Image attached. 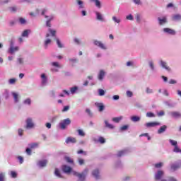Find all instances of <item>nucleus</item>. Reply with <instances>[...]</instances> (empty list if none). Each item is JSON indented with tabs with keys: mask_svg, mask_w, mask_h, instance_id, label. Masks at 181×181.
I'll return each instance as SVG.
<instances>
[{
	"mask_svg": "<svg viewBox=\"0 0 181 181\" xmlns=\"http://www.w3.org/2000/svg\"><path fill=\"white\" fill-rule=\"evenodd\" d=\"M87 173H88V169L86 168L83 173H79L76 171H73L74 176H77L78 177V181H84L86 180V176H87Z\"/></svg>",
	"mask_w": 181,
	"mask_h": 181,
	"instance_id": "1",
	"label": "nucleus"
},
{
	"mask_svg": "<svg viewBox=\"0 0 181 181\" xmlns=\"http://www.w3.org/2000/svg\"><path fill=\"white\" fill-rule=\"evenodd\" d=\"M71 124V120L67 118L64 119L62 122L59 123V127L61 129H66L67 125H70Z\"/></svg>",
	"mask_w": 181,
	"mask_h": 181,
	"instance_id": "2",
	"label": "nucleus"
},
{
	"mask_svg": "<svg viewBox=\"0 0 181 181\" xmlns=\"http://www.w3.org/2000/svg\"><path fill=\"white\" fill-rule=\"evenodd\" d=\"M94 45L95 46H98V47L103 49V50H107V47H105V45L103 42H101V41L95 40Z\"/></svg>",
	"mask_w": 181,
	"mask_h": 181,
	"instance_id": "3",
	"label": "nucleus"
},
{
	"mask_svg": "<svg viewBox=\"0 0 181 181\" xmlns=\"http://www.w3.org/2000/svg\"><path fill=\"white\" fill-rule=\"evenodd\" d=\"M13 42L11 41V47L9 48L8 52L11 53V54L15 53V52H18L19 50L18 47H13Z\"/></svg>",
	"mask_w": 181,
	"mask_h": 181,
	"instance_id": "4",
	"label": "nucleus"
},
{
	"mask_svg": "<svg viewBox=\"0 0 181 181\" xmlns=\"http://www.w3.org/2000/svg\"><path fill=\"white\" fill-rule=\"evenodd\" d=\"M158 125H160V122H148V123H146L145 126L147 127V128H152L153 127H156Z\"/></svg>",
	"mask_w": 181,
	"mask_h": 181,
	"instance_id": "5",
	"label": "nucleus"
},
{
	"mask_svg": "<svg viewBox=\"0 0 181 181\" xmlns=\"http://www.w3.org/2000/svg\"><path fill=\"white\" fill-rule=\"evenodd\" d=\"M180 168H181V160H179L178 162L175 163V164H173L171 165L172 170H177V169H180Z\"/></svg>",
	"mask_w": 181,
	"mask_h": 181,
	"instance_id": "6",
	"label": "nucleus"
},
{
	"mask_svg": "<svg viewBox=\"0 0 181 181\" xmlns=\"http://www.w3.org/2000/svg\"><path fill=\"white\" fill-rule=\"evenodd\" d=\"M65 142L66 144H76L77 139L75 137L69 136L66 139Z\"/></svg>",
	"mask_w": 181,
	"mask_h": 181,
	"instance_id": "7",
	"label": "nucleus"
},
{
	"mask_svg": "<svg viewBox=\"0 0 181 181\" xmlns=\"http://www.w3.org/2000/svg\"><path fill=\"white\" fill-rule=\"evenodd\" d=\"M62 170L64 173H70L72 170L70 166L66 165H62Z\"/></svg>",
	"mask_w": 181,
	"mask_h": 181,
	"instance_id": "8",
	"label": "nucleus"
},
{
	"mask_svg": "<svg viewBox=\"0 0 181 181\" xmlns=\"http://www.w3.org/2000/svg\"><path fill=\"white\" fill-rule=\"evenodd\" d=\"M162 176H163V171L158 170L157 173L155 175L156 180H160V179H162Z\"/></svg>",
	"mask_w": 181,
	"mask_h": 181,
	"instance_id": "9",
	"label": "nucleus"
},
{
	"mask_svg": "<svg viewBox=\"0 0 181 181\" xmlns=\"http://www.w3.org/2000/svg\"><path fill=\"white\" fill-rule=\"evenodd\" d=\"M163 32L165 33H168V35H176V31L175 30L170 29V28H164Z\"/></svg>",
	"mask_w": 181,
	"mask_h": 181,
	"instance_id": "10",
	"label": "nucleus"
},
{
	"mask_svg": "<svg viewBox=\"0 0 181 181\" xmlns=\"http://www.w3.org/2000/svg\"><path fill=\"white\" fill-rule=\"evenodd\" d=\"M26 128L27 129H30V128H33V122H32V119L30 118H28L27 119V121H26Z\"/></svg>",
	"mask_w": 181,
	"mask_h": 181,
	"instance_id": "11",
	"label": "nucleus"
},
{
	"mask_svg": "<svg viewBox=\"0 0 181 181\" xmlns=\"http://www.w3.org/2000/svg\"><path fill=\"white\" fill-rule=\"evenodd\" d=\"M95 15H96V19L98 21H100V22H104V18L103 17V14H101V13L96 11Z\"/></svg>",
	"mask_w": 181,
	"mask_h": 181,
	"instance_id": "12",
	"label": "nucleus"
},
{
	"mask_svg": "<svg viewBox=\"0 0 181 181\" xmlns=\"http://www.w3.org/2000/svg\"><path fill=\"white\" fill-rule=\"evenodd\" d=\"M131 121H132V122H139V121H141V117L135 115L132 116Z\"/></svg>",
	"mask_w": 181,
	"mask_h": 181,
	"instance_id": "13",
	"label": "nucleus"
},
{
	"mask_svg": "<svg viewBox=\"0 0 181 181\" xmlns=\"http://www.w3.org/2000/svg\"><path fill=\"white\" fill-rule=\"evenodd\" d=\"M92 175L95 179H100V171L98 170H94L92 172Z\"/></svg>",
	"mask_w": 181,
	"mask_h": 181,
	"instance_id": "14",
	"label": "nucleus"
},
{
	"mask_svg": "<svg viewBox=\"0 0 181 181\" xmlns=\"http://www.w3.org/2000/svg\"><path fill=\"white\" fill-rule=\"evenodd\" d=\"M38 165L41 168H45V166H46L47 165V160H40L38 162Z\"/></svg>",
	"mask_w": 181,
	"mask_h": 181,
	"instance_id": "15",
	"label": "nucleus"
},
{
	"mask_svg": "<svg viewBox=\"0 0 181 181\" xmlns=\"http://www.w3.org/2000/svg\"><path fill=\"white\" fill-rule=\"evenodd\" d=\"M158 19L159 25H165V23L168 22L166 17H163V18H158Z\"/></svg>",
	"mask_w": 181,
	"mask_h": 181,
	"instance_id": "16",
	"label": "nucleus"
},
{
	"mask_svg": "<svg viewBox=\"0 0 181 181\" xmlns=\"http://www.w3.org/2000/svg\"><path fill=\"white\" fill-rule=\"evenodd\" d=\"M168 128V126L166 125H163L161 127H160V129L158 130V134H163V132H165V131H166Z\"/></svg>",
	"mask_w": 181,
	"mask_h": 181,
	"instance_id": "17",
	"label": "nucleus"
},
{
	"mask_svg": "<svg viewBox=\"0 0 181 181\" xmlns=\"http://www.w3.org/2000/svg\"><path fill=\"white\" fill-rule=\"evenodd\" d=\"M171 116L173 118H180L181 114L179 112H171Z\"/></svg>",
	"mask_w": 181,
	"mask_h": 181,
	"instance_id": "18",
	"label": "nucleus"
},
{
	"mask_svg": "<svg viewBox=\"0 0 181 181\" xmlns=\"http://www.w3.org/2000/svg\"><path fill=\"white\" fill-rule=\"evenodd\" d=\"M96 107H98L99 111L101 112L102 111H104V104L103 103H95Z\"/></svg>",
	"mask_w": 181,
	"mask_h": 181,
	"instance_id": "19",
	"label": "nucleus"
},
{
	"mask_svg": "<svg viewBox=\"0 0 181 181\" xmlns=\"http://www.w3.org/2000/svg\"><path fill=\"white\" fill-rule=\"evenodd\" d=\"M160 64L162 67H163V69H165V70H168V71H170V68L168 66V65L166 64V62L163 61H160Z\"/></svg>",
	"mask_w": 181,
	"mask_h": 181,
	"instance_id": "20",
	"label": "nucleus"
},
{
	"mask_svg": "<svg viewBox=\"0 0 181 181\" xmlns=\"http://www.w3.org/2000/svg\"><path fill=\"white\" fill-rule=\"evenodd\" d=\"M105 72L103 70H100L98 74V80H103Z\"/></svg>",
	"mask_w": 181,
	"mask_h": 181,
	"instance_id": "21",
	"label": "nucleus"
},
{
	"mask_svg": "<svg viewBox=\"0 0 181 181\" xmlns=\"http://www.w3.org/2000/svg\"><path fill=\"white\" fill-rule=\"evenodd\" d=\"M41 78H42V84H46L47 83V78L46 77V75L45 74H42L41 75Z\"/></svg>",
	"mask_w": 181,
	"mask_h": 181,
	"instance_id": "22",
	"label": "nucleus"
},
{
	"mask_svg": "<svg viewBox=\"0 0 181 181\" xmlns=\"http://www.w3.org/2000/svg\"><path fill=\"white\" fill-rule=\"evenodd\" d=\"M93 2H95V6H97V8H101V2L100 1V0H90Z\"/></svg>",
	"mask_w": 181,
	"mask_h": 181,
	"instance_id": "23",
	"label": "nucleus"
},
{
	"mask_svg": "<svg viewBox=\"0 0 181 181\" xmlns=\"http://www.w3.org/2000/svg\"><path fill=\"white\" fill-rule=\"evenodd\" d=\"M181 16L180 14H175L173 16V21H180Z\"/></svg>",
	"mask_w": 181,
	"mask_h": 181,
	"instance_id": "24",
	"label": "nucleus"
},
{
	"mask_svg": "<svg viewBox=\"0 0 181 181\" xmlns=\"http://www.w3.org/2000/svg\"><path fill=\"white\" fill-rule=\"evenodd\" d=\"M105 124L106 128H109L110 129H112L114 128V126L111 124H109L108 121L107 120L105 121Z\"/></svg>",
	"mask_w": 181,
	"mask_h": 181,
	"instance_id": "25",
	"label": "nucleus"
},
{
	"mask_svg": "<svg viewBox=\"0 0 181 181\" xmlns=\"http://www.w3.org/2000/svg\"><path fill=\"white\" fill-rule=\"evenodd\" d=\"M29 32L30 30H25L22 33V37H28L29 36Z\"/></svg>",
	"mask_w": 181,
	"mask_h": 181,
	"instance_id": "26",
	"label": "nucleus"
},
{
	"mask_svg": "<svg viewBox=\"0 0 181 181\" xmlns=\"http://www.w3.org/2000/svg\"><path fill=\"white\" fill-rule=\"evenodd\" d=\"M12 95L14 98V101L15 103H18V101H19V99L18 98V93H15V92H13L12 93Z\"/></svg>",
	"mask_w": 181,
	"mask_h": 181,
	"instance_id": "27",
	"label": "nucleus"
},
{
	"mask_svg": "<svg viewBox=\"0 0 181 181\" xmlns=\"http://www.w3.org/2000/svg\"><path fill=\"white\" fill-rule=\"evenodd\" d=\"M127 153V151L126 150H123V151H120L117 153V156L119 158H121V156H124V155Z\"/></svg>",
	"mask_w": 181,
	"mask_h": 181,
	"instance_id": "28",
	"label": "nucleus"
},
{
	"mask_svg": "<svg viewBox=\"0 0 181 181\" xmlns=\"http://www.w3.org/2000/svg\"><path fill=\"white\" fill-rule=\"evenodd\" d=\"M54 175H55V176H57V177H60V178L63 177L62 176V174H60V171L57 168L55 169Z\"/></svg>",
	"mask_w": 181,
	"mask_h": 181,
	"instance_id": "29",
	"label": "nucleus"
},
{
	"mask_svg": "<svg viewBox=\"0 0 181 181\" xmlns=\"http://www.w3.org/2000/svg\"><path fill=\"white\" fill-rule=\"evenodd\" d=\"M50 43H52V40L50 39H47L45 41V48L47 49V45H50Z\"/></svg>",
	"mask_w": 181,
	"mask_h": 181,
	"instance_id": "30",
	"label": "nucleus"
},
{
	"mask_svg": "<svg viewBox=\"0 0 181 181\" xmlns=\"http://www.w3.org/2000/svg\"><path fill=\"white\" fill-rule=\"evenodd\" d=\"M77 132H78V134L80 136H86V133H84V132L83 130L80 129L77 130Z\"/></svg>",
	"mask_w": 181,
	"mask_h": 181,
	"instance_id": "31",
	"label": "nucleus"
},
{
	"mask_svg": "<svg viewBox=\"0 0 181 181\" xmlns=\"http://www.w3.org/2000/svg\"><path fill=\"white\" fill-rule=\"evenodd\" d=\"M169 142H170V144H171V145L173 146H177V141L173 140V139H170Z\"/></svg>",
	"mask_w": 181,
	"mask_h": 181,
	"instance_id": "32",
	"label": "nucleus"
},
{
	"mask_svg": "<svg viewBox=\"0 0 181 181\" xmlns=\"http://www.w3.org/2000/svg\"><path fill=\"white\" fill-rule=\"evenodd\" d=\"M53 21V16H51L50 18L47 21V28H50L52 26V24H50V22Z\"/></svg>",
	"mask_w": 181,
	"mask_h": 181,
	"instance_id": "33",
	"label": "nucleus"
},
{
	"mask_svg": "<svg viewBox=\"0 0 181 181\" xmlns=\"http://www.w3.org/2000/svg\"><path fill=\"white\" fill-rule=\"evenodd\" d=\"M37 146H39V144H37V143H33V144H30V148L31 149H34V148H37Z\"/></svg>",
	"mask_w": 181,
	"mask_h": 181,
	"instance_id": "34",
	"label": "nucleus"
},
{
	"mask_svg": "<svg viewBox=\"0 0 181 181\" xmlns=\"http://www.w3.org/2000/svg\"><path fill=\"white\" fill-rule=\"evenodd\" d=\"M48 32H49V33H51L52 36H53V37L56 36V30H55L49 28Z\"/></svg>",
	"mask_w": 181,
	"mask_h": 181,
	"instance_id": "35",
	"label": "nucleus"
},
{
	"mask_svg": "<svg viewBox=\"0 0 181 181\" xmlns=\"http://www.w3.org/2000/svg\"><path fill=\"white\" fill-rule=\"evenodd\" d=\"M56 42L58 47L59 48L63 47V44H62V42H60V40H59L58 38H56Z\"/></svg>",
	"mask_w": 181,
	"mask_h": 181,
	"instance_id": "36",
	"label": "nucleus"
},
{
	"mask_svg": "<svg viewBox=\"0 0 181 181\" xmlns=\"http://www.w3.org/2000/svg\"><path fill=\"white\" fill-rule=\"evenodd\" d=\"M154 166L155 168H156V169H160V168H162V166H163V163H156Z\"/></svg>",
	"mask_w": 181,
	"mask_h": 181,
	"instance_id": "37",
	"label": "nucleus"
},
{
	"mask_svg": "<svg viewBox=\"0 0 181 181\" xmlns=\"http://www.w3.org/2000/svg\"><path fill=\"white\" fill-rule=\"evenodd\" d=\"M98 94L100 97H103V95H105V91L103 89H99L98 90Z\"/></svg>",
	"mask_w": 181,
	"mask_h": 181,
	"instance_id": "38",
	"label": "nucleus"
},
{
	"mask_svg": "<svg viewBox=\"0 0 181 181\" xmlns=\"http://www.w3.org/2000/svg\"><path fill=\"white\" fill-rule=\"evenodd\" d=\"M121 119H122V116H120L119 117H115L112 119V121H114L115 122H119Z\"/></svg>",
	"mask_w": 181,
	"mask_h": 181,
	"instance_id": "39",
	"label": "nucleus"
},
{
	"mask_svg": "<svg viewBox=\"0 0 181 181\" xmlns=\"http://www.w3.org/2000/svg\"><path fill=\"white\" fill-rule=\"evenodd\" d=\"M11 177L15 179V178H16L18 177V174L15 171H11Z\"/></svg>",
	"mask_w": 181,
	"mask_h": 181,
	"instance_id": "40",
	"label": "nucleus"
},
{
	"mask_svg": "<svg viewBox=\"0 0 181 181\" xmlns=\"http://www.w3.org/2000/svg\"><path fill=\"white\" fill-rule=\"evenodd\" d=\"M146 117H148V118H153V117H155V114H153V112H148L146 113Z\"/></svg>",
	"mask_w": 181,
	"mask_h": 181,
	"instance_id": "41",
	"label": "nucleus"
},
{
	"mask_svg": "<svg viewBox=\"0 0 181 181\" xmlns=\"http://www.w3.org/2000/svg\"><path fill=\"white\" fill-rule=\"evenodd\" d=\"M98 142H100V144H105V139H104L103 136H100L98 139Z\"/></svg>",
	"mask_w": 181,
	"mask_h": 181,
	"instance_id": "42",
	"label": "nucleus"
},
{
	"mask_svg": "<svg viewBox=\"0 0 181 181\" xmlns=\"http://www.w3.org/2000/svg\"><path fill=\"white\" fill-rule=\"evenodd\" d=\"M65 160L68 163H74L73 159H71L70 157H65Z\"/></svg>",
	"mask_w": 181,
	"mask_h": 181,
	"instance_id": "43",
	"label": "nucleus"
},
{
	"mask_svg": "<svg viewBox=\"0 0 181 181\" xmlns=\"http://www.w3.org/2000/svg\"><path fill=\"white\" fill-rule=\"evenodd\" d=\"M86 112L89 115V117H93V112L88 108L86 110Z\"/></svg>",
	"mask_w": 181,
	"mask_h": 181,
	"instance_id": "44",
	"label": "nucleus"
},
{
	"mask_svg": "<svg viewBox=\"0 0 181 181\" xmlns=\"http://www.w3.org/2000/svg\"><path fill=\"white\" fill-rule=\"evenodd\" d=\"M8 83L9 84H15V83H16V78H13L9 79Z\"/></svg>",
	"mask_w": 181,
	"mask_h": 181,
	"instance_id": "45",
	"label": "nucleus"
},
{
	"mask_svg": "<svg viewBox=\"0 0 181 181\" xmlns=\"http://www.w3.org/2000/svg\"><path fill=\"white\" fill-rule=\"evenodd\" d=\"M112 21H114V22L116 23H119V22H121V20L119 18H117L115 16L112 17Z\"/></svg>",
	"mask_w": 181,
	"mask_h": 181,
	"instance_id": "46",
	"label": "nucleus"
},
{
	"mask_svg": "<svg viewBox=\"0 0 181 181\" xmlns=\"http://www.w3.org/2000/svg\"><path fill=\"white\" fill-rule=\"evenodd\" d=\"M19 22L20 23H21V25H25V23H26V20H25V18H20Z\"/></svg>",
	"mask_w": 181,
	"mask_h": 181,
	"instance_id": "47",
	"label": "nucleus"
},
{
	"mask_svg": "<svg viewBox=\"0 0 181 181\" xmlns=\"http://www.w3.org/2000/svg\"><path fill=\"white\" fill-rule=\"evenodd\" d=\"M77 88H78L76 86L71 88V94H74V93H76V91H77Z\"/></svg>",
	"mask_w": 181,
	"mask_h": 181,
	"instance_id": "48",
	"label": "nucleus"
},
{
	"mask_svg": "<svg viewBox=\"0 0 181 181\" xmlns=\"http://www.w3.org/2000/svg\"><path fill=\"white\" fill-rule=\"evenodd\" d=\"M17 9L18 8H16V6H13L9 8L10 12H16Z\"/></svg>",
	"mask_w": 181,
	"mask_h": 181,
	"instance_id": "49",
	"label": "nucleus"
},
{
	"mask_svg": "<svg viewBox=\"0 0 181 181\" xmlns=\"http://www.w3.org/2000/svg\"><path fill=\"white\" fill-rule=\"evenodd\" d=\"M77 4L80 5L79 8H84V6H83V1L81 0H77Z\"/></svg>",
	"mask_w": 181,
	"mask_h": 181,
	"instance_id": "50",
	"label": "nucleus"
},
{
	"mask_svg": "<svg viewBox=\"0 0 181 181\" xmlns=\"http://www.w3.org/2000/svg\"><path fill=\"white\" fill-rule=\"evenodd\" d=\"M78 164L81 165H84V159L83 158H78Z\"/></svg>",
	"mask_w": 181,
	"mask_h": 181,
	"instance_id": "51",
	"label": "nucleus"
},
{
	"mask_svg": "<svg viewBox=\"0 0 181 181\" xmlns=\"http://www.w3.org/2000/svg\"><path fill=\"white\" fill-rule=\"evenodd\" d=\"M0 181H5V174L0 173Z\"/></svg>",
	"mask_w": 181,
	"mask_h": 181,
	"instance_id": "52",
	"label": "nucleus"
},
{
	"mask_svg": "<svg viewBox=\"0 0 181 181\" xmlns=\"http://www.w3.org/2000/svg\"><path fill=\"white\" fill-rule=\"evenodd\" d=\"M77 153H78V155H80V154H81V153H83V155H85V156L87 155V152H86V151H83V150H78V151H77Z\"/></svg>",
	"mask_w": 181,
	"mask_h": 181,
	"instance_id": "53",
	"label": "nucleus"
},
{
	"mask_svg": "<svg viewBox=\"0 0 181 181\" xmlns=\"http://www.w3.org/2000/svg\"><path fill=\"white\" fill-rule=\"evenodd\" d=\"M157 115L158 117H163V115H165V112H163V110H161L157 113Z\"/></svg>",
	"mask_w": 181,
	"mask_h": 181,
	"instance_id": "54",
	"label": "nucleus"
},
{
	"mask_svg": "<svg viewBox=\"0 0 181 181\" xmlns=\"http://www.w3.org/2000/svg\"><path fill=\"white\" fill-rule=\"evenodd\" d=\"M146 92L147 93V94H152L153 93V90H152V89L149 88H146Z\"/></svg>",
	"mask_w": 181,
	"mask_h": 181,
	"instance_id": "55",
	"label": "nucleus"
},
{
	"mask_svg": "<svg viewBox=\"0 0 181 181\" xmlns=\"http://www.w3.org/2000/svg\"><path fill=\"white\" fill-rule=\"evenodd\" d=\"M25 152L28 155H32V150L30 148H26Z\"/></svg>",
	"mask_w": 181,
	"mask_h": 181,
	"instance_id": "56",
	"label": "nucleus"
},
{
	"mask_svg": "<svg viewBox=\"0 0 181 181\" xmlns=\"http://www.w3.org/2000/svg\"><path fill=\"white\" fill-rule=\"evenodd\" d=\"M128 21H134V17L130 14L126 17Z\"/></svg>",
	"mask_w": 181,
	"mask_h": 181,
	"instance_id": "57",
	"label": "nucleus"
},
{
	"mask_svg": "<svg viewBox=\"0 0 181 181\" xmlns=\"http://www.w3.org/2000/svg\"><path fill=\"white\" fill-rule=\"evenodd\" d=\"M121 131H127L128 129V125H124L120 128Z\"/></svg>",
	"mask_w": 181,
	"mask_h": 181,
	"instance_id": "58",
	"label": "nucleus"
},
{
	"mask_svg": "<svg viewBox=\"0 0 181 181\" xmlns=\"http://www.w3.org/2000/svg\"><path fill=\"white\" fill-rule=\"evenodd\" d=\"M52 65L54 66V67H60L59 62H52Z\"/></svg>",
	"mask_w": 181,
	"mask_h": 181,
	"instance_id": "59",
	"label": "nucleus"
},
{
	"mask_svg": "<svg viewBox=\"0 0 181 181\" xmlns=\"http://www.w3.org/2000/svg\"><path fill=\"white\" fill-rule=\"evenodd\" d=\"M31 100L30 99L28 98L24 101L25 104H28V105H30Z\"/></svg>",
	"mask_w": 181,
	"mask_h": 181,
	"instance_id": "60",
	"label": "nucleus"
},
{
	"mask_svg": "<svg viewBox=\"0 0 181 181\" xmlns=\"http://www.w3.org/2000/svg\"><path fill=\"white\" fill-rule=\"evenodd\" d=\"M18 160H19V162H20L21 164L23 163V157H22V156H18Z\"/></svg>",
	"mask_w": 181,
	"mask_h": 181,
	"instance_id": "61",
	"label": "nucleus"
},
{
	"mask_svg": "<svg viewBox=\"0 0 181 181\" xmlns=\"http://www.w3.org/2000/svg\"><path fill=\"white\" fill-rule=\"evenodd\" d=\"M18 135L20 136H22V135H23V129H18Z\"/></svg>",
	"mask_w": 181,
	"mask_h": 181,
	"instance_id": "62",
	"label": "nucleus"
},
{
	"mask_svg": "<svg viewBox=\"0 0 181 181\" xmlns=\"http://www.w3.org/2000/svg\"><path fill=\"white\" fill-rule=\"evenodd\" d=\"M127 97H131L132 95V92H131V90H127Z\"/></svg>",
	"mask_w": 181,
	"mask_h": 181,
	"instance_id": "63",
	"label": "nucleus"
},
{
	"mask_svg": "<svg viewBox=\"0 0 181 181\" xmlns=\"http://www.w3.org/2000/svg\"><path fill=\"white\" fill-rule=\"evenodd\" d=\"M168 181H177V180H176L175 177H170L168 179Z\"/></svg>",
	"mask_w": 181,
	"mask_h": 181,
	"instance_id": "64",
	"label": "nucleus"
}]
</instances>
